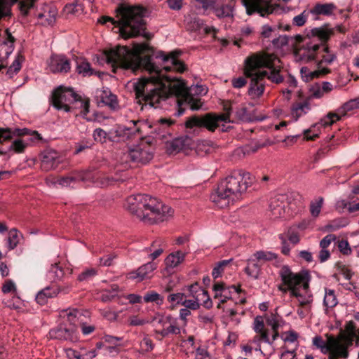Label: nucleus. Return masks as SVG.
Instances as JSON below:
<instances>
[{
    "mask_svg": "<svg viewBox=\"0 0 359 359\" xmlns=\"http://www.w3.org/2000/svg\"><path fill=\"white\" fill-rule=\"evenodd\" d=\"M153 48L147 43H136L133 49L126 46H118L105 52L107 61L112 66H119L125 69H130L136 74L139 70H144L149 74L134 83L136 98L141 103L144 102L155 108L159 107L162 102L170 96L177 98L184 95L187 87L184 81L176 77L165 75L163 71H175L182 73L186 70L185 64L178 59L182 52L175 50L168 53L158 51L156 58L162 60L163 69L152 62Z\"/></svg>",
    "mask_w": 359,
    "mask_h": 359,
    "instance_id": "f257e3e1",
    "label": "nucleus"
},
{
    "mask_svg": "<svg viewBox=\"0 0 359 359\" xmlns=\"http://www.w3.org/2000/svg\"><path fill=\"white\" fill-rule=\"evenodd\" d=\"M281 68V61L274 54H254L246 58L244 74L250 79L248 94L252 97L262 95L266 79L276 84L282 83Z\"/></svg>",
    "mask_w": 359,
    "mask_h": 359,
    "instance_id": "f03ea898",
    "label": "nucleus"
},
{
    "mask_svg": "<svg viewBox=\"0 0 359 359\" xmlns=\"http://www.w3.org/2000/svg\"><path fill=\"white\" fill-rule=\"evenodd\" d=\"M118 20L109 16H102L98 22L105 25L111 22L118 27L121 36L124 39L142 36L147 40L152 38V34L147 32L146 22L144 18L148 15V9L142 6H130L122 4L116 10Z\"/></svg>",
    "mask_w": 359,
    "mask_h": 359,
    "instance_id": "7ed1b4c3",
    "label": "nucleus"
},
{
    "mask_svg": "<svg viewBox=\"0 0 359 359\" xmlns=\"http://www.w3.org/2000/svg\"><path fill=\"white\" fill-rule=\"evenodd\" d=\"M125 207L133 215L149 224L163 222L172 214L170 207L147 194L130 196L126 199Z\"/></svg>",
    "mask_w": 359,
    "mask_h": 359,
    "instance_id": "20e7f679",
    "label": "nucleus"
},
{
    "mask_svg": "<svg viewBox=\"0 0 359 359\" xmlns=\"http://www.w3.org/2000/svg\"><path fill=\"white\" fill-rule=\"evenodd\" d=\"M253 183L249 172L233 171L222 180L210 195V200L219 208H224L233 203Z\"/></svg>",
    "mask_w": 359,
    "mask_h": 359,
    "instance_id": "39448f33",
    "label": "nucleus"
},
{
    "mask_svg": "<svg viewBox=\"0 0 359 359\" xmlns=\"http://www.w3.org/2000/svg\"><path fill=\"white\" fill-rule=\"evenodd\" d=\"M30 134L27 128H0V155L10 151L23 153L28 145L23 137Z\"/></svg>",
    "mask_w": 359,
    "mask_h": 359,
    "instance_id": "423d86ee",
    "label": "nucleus"
},
{
    "mask_svg": "<svg viewBox=\"0 0 359 359\" xmlns=\"http://www.w3.org/2000/svg\"><path fill=\"white\" fill-rule=\"evenodd\" d=\"M282 283L278 286L279 291L287 293L290 292V296L294 297H302L299 292V287L308 292L309 288V275L308 273H294L289 266H283L279 271Z\"/></svg>",
    "mask_w": 359,
    "mask_h": 359,
    "instance_id": "0eeeda50",
    "label": "nucleus"
},
{
    "mask_svg": "<svg viewBox=\"0 0 359 359\" xmlns=\"http://www.w3.org/2000/svg\"><path fill=\"white\" fill-rule=\"evenodd\" d=\"M222 107L224 111L223 114H216L214 113H208L202 116H193L189 118L185 123L186 128L190 129L194 127L205 128L209 131L214 132L219 127V123L221 122H231V102L224 101Z\"/></svg>",
    "mask_w": 359,
    "mask_h": 359,
    "instance_id": "6e6552de",
    "label": "nucleus"
},
{
    "mask_svg": "<svg viewBox=\"0 0 359 359\" xmlns=\"http://www.w3.org/2000/svg\"><path fill=\"white\" fill-rule=\"evenodd\" d=\"M92 180L94 183L101 187L112 184L114 182L123 180L117 174L104 175L97 173L96 175L88 171H75L66 176L61 177L57 180V183L62 187H74V185L82 181Z\"/></svg>",
    "mask_w": 359,
    "mask_h": 359,
    "instance_id": "1a4fd4ad",
    "label": "nucleus"
},
{
    "mask_svg": "<svg viewBox=\"0 0 359 359\" xmlns=\"http://www.w3.org/2000/svg\"><path fill=\"white\" fill-rule=\"evenodd\" d=\"M322 53L321 60L317 63V67L322 69V65H331L336 59L337 55L334 53L330 50L327 45L324 44H309L302 46V47H297L294 50V55L297 58L306 62H311L316 60V55Z\"/></svg>",
    "mask_w": 359,
    "mask_h": 359,
    "instance_id": "9d476101",
    "label": "nucleus"
},
{
    "mask_svg": "<svg viewBox=\"0 0 359 359\" xmlns=\"http://www.w3.org/2000/svg\"><path fill=\"white\" fill-rule=\"evenodd\" d=\"M154 146L151 138L142 141L139 144L132 149H129L123 154V161L130 162L137 165H145L154 157Z\"/></svg>",
    "mask_w": 359,
    "mask_h": 359,
    "instance_id": "9b49d317",
    "label": "nucleus"
},
{
    "mask_svg": "<svg viewBox=\"0 0 359 359\" xmlns=\"http://www.w3.org/2000/svg\"><path fill=\"white\" fill-rule=\"evenodd\" d=\"M79 97L72 88L60 86L55 89L52 95V104L58 110L66 112L72 111L74 101Z\"/></svg>",
    "mask_w": 359,
    "mask_h": 359,
    "instance_id": "f8f14e48",
    "label": "nucleus"
},
{
    "mask_svg": "<svg viewBox=\"0 0 359 359\" xmlns=\"http://www.w3.org/2000/svg\"><path fill=\"white\" fill-rule=\"evenodd\" d=\"M130 126H118L115 130L116 136L123 141L142 139L144 131L148 128V123L142 121H130Z\"/></svg>",
    "mask_w": 359,
    "mask_h": 359,
    "instance_id": "ddd939ff",
    "label": "nucleus"
},
{
    "mask_svg": "<svg viewBox=\"0 0 359 359\" xmlns=\"http://www.w3.org/2000/svg\"><path fill=\"white\" fill-rule=\"evenodd\" d=\"M50 338L74 343L79 340L80 333L74 323H62L49 332Z\"/></svg>",
    "mask_w": 359,
    "mask_h": 359,
    "instance_id": "4468645a",
    "label": "nucleus"
},
{
    "mask_svg": "<svg viewBox=\"0 0 359 359\" xmlns=\"http://www.w3.org/2000/svg\"><path fill=\"white\" fill-rule=\"evenodd\" d=\"M356 337L357 335L346 334L344 331L341 330L339 336L335 337L338 344L334 347V352L330 353V359L348 358V348L353 344V340Z\"/></svg>",
    "mask_w": 359,
    "mask_h": 359,
    "instance_id": "2eb2a0df",
    "label": "nucleus"
},
{
    "mask_svg": "<svg viewBox=\"0 0 359 359\" xmlns=\"http://www.w3.org/2000/svg\"><path fill=\"white\" fill-rule=\"evenodd\" d=\"M271 1L272 0H242V2L248 15H252L257 12L259 13L261 16L264 17L272 13L275 8Z\"/></svg>",
    "mask_w": 359,
    "mask_h": 359,
    "instance_id": "dca6fc26",
    "label": "nucleus"
},
{
    "mask_svg": "<svg viewBox=\"0 0 359 359\" xmlns=\"http://www.w3.org/2000/svg\"><path fill=\"white\" fill-rule=\"evenodd\" d=\"M41 168L44 171L56 168L62 161V156L55 150L47 149L40 154Z\"/></svg>",
    "mask_w": 359,
    "mask_h": 359,
    "instance_id": "f3484780",
    "label": "nucleus"
},
{
    "mask_svg": "<svg viewBox=\"0 0 359 359\" xmlns=\"http://www.w3.org/2000/svg\"><path fill=\"white\" fill-rule=\"evenodd\" d=\"M49 70L54 73H67L71 69L69 60L63 55H53L48 62Z\"/></svg>",
    "mask_w": 359,
    "mask_h": 359,
    "instance_id": "a211bd4d",
    "label": "nucleus"
},
{
    "mask_svg": "<svg viewBox=\"0 0 359 359\" xmlns=\"http://www.w3.org/2000/svg\"><path fill=\"white\" fill-rule=\"evenodd\" d=\"M353 103V102L349 100L339 109L337 112L328 113L326 116L322 118L321 125L331 126L337 121L340 120L343 116H345L348 111L355 109Z\"/></svg>",
    "mask_w": 359,
    "mask_h": 359,
    "instance_id": "6ab92c4d",
    "label": "nucleus"
},
{
    "mask_svg": "<svg viewBox=\"0 0 359 359\" xmlns=\"http://www.w3.org/2000/svg\"><path fill=\"white\" fill-rule=\"evenodd\" d=\"M313 344L317 348H320L323 353H330L334 352V348L337 346L338 341L335 337L332 334H327V341L325 342L320 336H316L313 339Z\"/></svg>",
    "mask_w": 359,
    "mask_h": 359,
    "instance_id": "aec40b11",
    "label": "nucleus"
},
{
    "mask_svg": "<svg viewBox=\"0 0 359 359\" xmlns=\"http://www.w3.org/2000/svg\"><path fill=\"white\" fill-rule=\"evenodd\" d=\"M192 143V140L188 136H182L174 139L167 144V151L169 154H176L181 150L189 148Z\"/></svg>",
    "mask_w": 359,
    "mask_h": 359,
    "instance_id": "412c9836",
    "label": "nucleus"
},
{
    "mask_svg": "<svg viewBox=\"0 0 359 359\" xmlns=\"http://www.w3.org/2000/svg\"><path fill=\"white\" fill-rule=\"evenodd\" d=\"M174 121L170 118H162L154 123L153 125L148 124V128L154 129V133L159 135L161 137L164 138L165 137V134L168 133L167 131L169 126L172 125ZM147 129V128H146Z\"/></svg>",
    "mask_w": 359,
    "mask_h": 359,
    "instance_id": "4be33fe9",
    "label": "nucleus"
},
{
    "mask_svg": "<svg viewBox=\"0 0 359 359\" xmlns=\"http://www.w3.org/2000/svg\"><path fill=\"white\" fill-rule=\"evenodd\" d=\"M330 72L331 70L327 67H323L322 69L318 68V69L315 71H310L306 67H303L301 69L302 77L306 82H309L314 79L323 77Z\"/></svg>",
    "mask_w": 359,
    "mask_h": 359,
    "instance_id": "5701e85b",
    "label": "nucleus"
},
{
    "mask_svg": "<svg viewBox=\"0 0 359 359\" xmlns=\"http://www.w3.org/2000/svg\"><path fill=\"white\" fill-rule=\"evenodd\" d=\"M336 8L333 3H318L311 9L310 13L316 15L330 16Z\"/></svg>",
    "mask_w": 359,
    "mask_h": 359,
    "instance_id": "b1692460",
    "label": "nucleus"
},
{
    "mask_svg": "<svg viewBox=\"0 0 359 359\" xmlns=\"http://www.w3.org/2000/svg\"><path fill=\"white\" fill-rule=\"evenodd\" d=\"M72 270L69 268H63L59 264L52 265L48 271V278L53 281L60 280L67 275H70Z\"/></svg>",
    "mask_w": 359,
    "mask_h": 359,
    "instance_id": "393cba45",
    "label": "nucleus"
},
{
    "mask_svg": "<svg viewBox=\"0 0 359 359\" xmlns=\"http://www.w3.org/2000/svg\"><path fill=\"white\" fill-rule=\"evenodd\" d=\"M262 263L256 259L250 258L248 261L246 267L245 268V272L254 279H257L261 272Z\"/></svg>",
    "mask_w": 359,
    "mask_h": 359,
    "instance_id": "a878e982",
    "label": "nucleus"
},
{
    "mask_svg": "<svg viewBox=\"0 0 359 359\" xmlns=\"http://www.w3.org/2000/svg\"><path fill=\"white\" fill-rule=\"evenodd\" d=\"M157 263L154 262H149L137 269L135 271V276L134 278H140V280L144 278H150L152 276L153 271L156 269Z\"/></svg>",
    "mask_w": 359,
    "mask_h": 359,
    "instance_id": "bb28decb",
    "label": "nucleus"
},
{
    "mask_svg": "<svg viewBox=\"0 0 359 359\" xmlns=\"http://www.w3.org/2000/svg\"><path fill=\"white\" fill-rule=\"evenodd\" d=\"M334 31L332 29H327L325 27H315L311 30V35L312 36L318 37L321 41L323 44L325 45L327 41L330 39V36L333 35Z\"/></svg>",
    "mask_w": 359,
    "mask_h": 359,
    "instance_id": "cd10ccee",
    "label": "nucleus"
},
{
    "mask_svg": "<svg viewBox=\"0 0 359 359\" xmlns=\"http://www.w3.org/2000/svg\"><path fill=\"white\" fill-rule=\"evenodd\" d=\"M76 101H74L72 104V109H80V113L83 118H86L87 114L89 113V107H90V99L88 97H82L81 95L77 94Z\"/></svg>",
    "mask_w": 359,
    "mask_h": 359,
    "instance_id": "c85d7f7f",
    "label": "nucleus"
},
{
    "mask_svg": "<svg viewBox=\"0 0 359 359\" xmlns=\"http://www.w3.org/2000/svg\"><path fill=\"white\" fill-rule=\"evenodd\" d=\"M57 295L56 290L54 287H47L39 291L36 296V301L40 305L46 303L48 298H52Z\"/></svg>",
    "mask_w": 359,
    "mask_h": 359,
    "instance_id": "c756f323",
    "label": "nucleus"
},
{
    "mask_svg": "<svg viewBox=\"0 0 359 359\" xmlns=\"http://www.w3.org/2000/svg\"><path fill=\"white\" fill-rule=\"evenodd\" d=\"M76 71L83 76H90L96 74V72L91 68L90 63L82 58L76 60Z\"/></svg>",
    "mask_w": 359,
    "mask_h": 359,
    "instance_id": "7c9ffc66",
    "label": "nucleus"
},
{
    "mask_svg": "<svg viewBox=\"0 0 359 359\" xmlns=\"http://www.w3.org/2000/svg\"><path fill=\"white\" fill-rule=\"evenodd\" d=\"M310 110L309 104L307 102H296L293 104L292 107V116L297 121L303 114L307 113Z\"/></svg>",
    "mask_w": 359,
    "mask_h": 359,
    "instance_id": "2f4dec72",
    "label": "nucleus"
},
{
    "mask_svg": "<svg viewBox=\"0 0 359 359\" xmlns=\"http://www.w3.org/2000/svg\"><path fill=\"white\" fill-rule=\"evenodd\" d=\"M22 237V234L17 229H11L8 231V248L10 250L15 249L20 243V238Z\"/></svg>",
    "mask_w": 359,
    "mask_h": 359,
    "instance_id": "473e14b6",
    "label": "nucleus"
},
{
    "mask_svg": "<svg viewBox=\"0 0 359 359\" xmlns=\"http://www.w3.org/2000/svg\"><path fill=\"white\" fill-rule=\"evenodd\" d=\"M66 354L69 359H93L96 356L95 349L89 351L88 353H80L74 349L68 348L66 350Z\"/></svg>",
    "mask_w": 359,
    "mask_h": 359,
    "instance_id": "72a5a7b5",
    "label": "nucleus"
},
{
    "mask_svg": "<svg viewBox=\"0 0 359 359\" xmlns=\"http://www.w3.org/2000/svg\"><path fill=\"white\" fill-rule=\"evenodd\" d=\"M232 262L233 259H224L217 262L212 271V276L213 278L217 279V278L222 276L225 269L228 267H230Z\"/></svg>",
    "mask_w": 359,
    "mask_h": 359,
    "instance_id": "f704fd0d",
    "label": "nucleus"
},
{
    "mask_svg": "<svg viewBox=\"0 0 359 359\" xmlns=\"http://www.w3.org/2000/svg\"><path fill=\"white\" fill-rule=\"evenodd\" d=\"M184 258V254L181 251H177L175 253L169 255L165 260V265L168 268H174L178 266Z\"/></svg>",
    "mask_w": 359,
    "mask_h": 359,
    "instance_id": "c9c22d12",
    "label": "nucleus"
},
{
    "mask_svg": "<svg viewBox=\"0 0 359 359\" xmlns=\"http://www.w3.org/2000/svg\"><path fill=\"white\" fill-rule=\"evenodd\" d=\"M6 37L4 40V41L0 44V47L1 49L6 48L5 49V56L8 57L14 49V42L15 41V39L12 36L9 30L7 29L5 31Z\"/></svg>",
    "mask_w": 359,
    "mask_h": 359,
    "instance_id": "e433bc0d",
    "label": "nucleus"
},
{
    "mask_svg": "<svg viewBox=\"0 0 359 359\" xmlns=\"http://www.w3.org/2000/svg\"><path fill=\"white\" fill-rule=\"evenodd\" d=\"M163 244V241L161 238L156 239L154 241H153L150 248L148 249L149 252H151V254L149 255V258H151V260L154 261L162 254L163 251V248L162 247Z\"/></svg>",
    "mask_w": 359,
    "mask_h": 359,
    "instance_id": "4c0bfd02",
    "label": "nucleus"
},
{
    "mask_svg": "<svg viewBox=\"0 0 359 359\" xmlns=\"http://www.w3.org/2000/svg\"><path fill=\"white\" fill-rule=\"evenodd\" d=\"M185 22L188 29L191 31H198L203 28V21L195 15H189L185 18Z\"/></svg>",
    "mask_w": 359,
    "mask_h": 359,
    "instance_id": "58836bf2",
    "label": "nucleus"
},
{
    "mask_svg": "<svg viewBox=\"0 0 359 359\" xmlns=\"http://www.w3.org/2000/svg\"><path fill=\"white\" fill-rule=\"evenodd\" d=\"M185 297L186 295L182 292L170 294L167 297L168 302L171 304L170 309L174 310L177 305H182Z\"/></svg>",
    "mask_w": 359,
    "mask_h": 359,
    "instance_id": "ea45409f",
    "label": "nucleus"
},
{
    "mask_svg": "<svg viewBox=\"0 0 359 359\" xmlns=\"http://www.w3.org/2000/svg\"><path fill=\"white\" fill-rule=\"evenodd\" d=\"M215 15L218 18H226L233 16V5L232 3L222 5L215 9Z\"/></svg>",
    "mask_w": 359,
    "mask_h": 359,
    "instance_id": "a19ab883",
    "label": "nucleus"
},
{
    "mask_svg": "<svg viewBox=\"0 0 359 359\" xmlns=\"http://www.w3.org/2000/svg\"><path fill=\"white\" fill-rule=\"evenodd\" d=\"M119 287L116 284H113L110 288L103 290L101 294V299L102 302H109L113 300L117 296V292Z\"/></svg>",
    "mask_w": 359,
    "mask_h": 359,
    "instance_id": "79ce46f5",
    "label": "nucleus"
},
{
    "mask_svg": "<svg viewBox=\"0 0 359 359\" xmlns=\"http://www.w3.org/2000/svg\"><path fill=\"white\" fill-rule=\"evenodd\" d=\"M97 274V271L94 268L86 269L78 276L79 282L88 283L92 280Z\"/></svg>",
    "mask_w": 359,
    "mask_h": 359,
    "instance_id": "37998d69",
    "label": "nucleus"
},
{
    "mask_svg": "<svg viewBox=\"0 0 359 359\" xmlns=\"http://www.w3.org/2000/svg\"><path fill=\"white\" fill-rule=\"evenodd\" d=\"M144 301L147 303L154 302L157 305L163 304V297L154 290L148 291L144 296Z\"/></svg>",
    "mask_w": 359,
    "mask_h": 359,
    "instance_id": "c03bdc74",
    "label": "nucleus"
},
{
    "mask_svg": "<svg viewBox=\"0 0 359 359\" xmlns=\"http://www.w3.org/2000/svg\"><path fill=\"white\" fill-rule=\"evenodd\" d=\"M323 304L327 308H332L337 305V302L334 290H326Z\"/></svg>",
    "mask_w": 359,
    "mask_h": 359,
    "instance_id": "a18cd8bd",
    "label": "nucleus"
},
{
    "mask_svg": "<svg viewBox=\"0 0 359 359\" xmlns=\"http://www.w3.org/2000/svg\"><path fill=\"white\" fill-rule=\"evenodd\" d=\"M22 60L23 57L22 55H18L7 69L6 74L11 78L14 74H17L21 69V62Z\"/></svg>",
    "mask_w": 359,
    "mask_h": 359,
    "instance_id": "49530a36",
    "label": "nucleus"
},
{
    "mask_svg": "<svg viewBox=\"0 0 359 359\" xmlns=\"http://www.w3.org/2000/svg\"><path fill=\"white\" fill-rule=\"evenodd\" d=\"M252 328L257 334L269 333V330L265 329L263 317L261 316H257L254 319Z\"/></svg>",
    "mask_w": 359,
    "mask_h": 359,
    "instance_id": "de8ad7c7",
    "label": "nucleus"
},
{
    "mask_svg": "<svg viewBox=\"0 0 359 359\" xmlns=\"http://www.w3.org/2000/svg\"><path fill=\"white\" fill-rule=\"evenodd\" d=\"M254 257L262 264L264 262L276 259L277 256L271 252L259 251L254 254Z\"/></svg>",
    "mask_w": 359,
    "mask_h": 359,
    "instance_id": "09e8293b",
    "label": "nucleus"
},
{
    "mask_svg": "<svg viewBox=\"0 0 359 359\" xmlns=\"http://www.w3.org/2000/svg\"><path fill=\"white\" fill-rule=\"evenodd\" d=\"M323 198L319 197L316 201H312L310 205V212L313 217H317L322 208Z\"/></svg>",
    "mask_w": 359,
    "mask_h": 359,
    "instance_id": "8fccbe9b",
    "label": "nucleus"
},
{
    "mask_svg": "<svg viewBox=\"0 0 359 359\" xmlns=\"http://www.w3.org/2000/svg\"><path fill=\"white\" fill-rule=\"evenodd\" d=\"M281 27H282L281 25H279L278 27H272L269 25H264L262 27L261 35L264 38H269V37H271L273 36H276V32L278 29H281Z\"/></svg>",
    "mask_w": 359,
    "mask_h": 359,
    "instance_id": "3c124183",
    "label": "nucleus"
},
{
    "mask_svg": "<svg viewBox=\"0 0 359 359\" xmlns=\"http://www.w3.org/2000/svg\"><path fill=\"white\" fill-rule=\"evenodd\" d=\"M278 202V200H276V199L271 200V201L270 203V208L273 212V215H274L276 216H278V215L280 216L282 214V212L285 211L284 210L285 205L283 204V203L279 204Z\"/></svg>",
    "mask_w": 359,
    "mask_h": 359,
    "instance_id": "603ef678",
    "label": "nucleus"
},
{
    "mask_svg": "<svg viewBox=\"0 0 359 359\" xmlns=\"http://www.w3.org/2000/svg\"><path fill=\"white\" fill-rule=\"evenodd\" d=\"M64 9L67 13L78 14L82 11L83 8L81 4H79L78 1H74L72 4H67Z\"/></svg>",
    "mask_w": 359,
    "mask_h": 359,
    "instance_id": "864d4df0",
    "label": "nucleus"
},
{
    "mask_svg": "<svg viewBox=\"0 0 359 359\" xmlns=\"http://www.w3.org/2000/svg\"><path fill=\"white\" fill-rule=\"evenodd\" d=\"M102 340L104 343H107L109 345H111V348H114V347L120 345L121 341L123 340V337H114L109 334H104L102 337Z\"/></svg>",
    "mask_w": 359,
    "mask_h": 359,
    "instance_id": "5fc2aeb1",
    "label": "nucleus"
},
{
    "mask_svg": "<svg viewBox=\"0 0 359 359\" xmlns=\"http://www.w3.org/2000/svg\"><path fill=\"white\" fill-rule=\"evenodd\" d=\"M93 138L95 141L104 143L108 138L107 133L102 128H96L93 132Z\"/></svg>",
    "mask_w": 359,
    "mask_h": 359,
    "instance_id": "6e6d98bb",
    "label": "nucleus"
},
{
    "mask_svg": "<svg viewBox=\"0 0 359 359\" xmlns=\"http://www.w3.org/2000/svg\"><path fill=\"white\" fill-rule=\"evenodd\" d=\"M335 268L344 276L346 279L350 280L351 278L352 273L351 272L350 269L341 262H337L335 264Z\"/></svg>",
    "mask_w": 359,
    "mask_h": 359,
    "instance_id": "4d7b16f0",
    "label": "nucleus"
},
{
    "mask_svg": "<svg viewBox=\"0 0 359 359\" xmlns=\"http://www.w3.org/2000/svg\"><path fill=\"white\" fill-rule=\"evenodd\" d=\"M128 322L130 326H141L149 323V321L140 318L138 316L135 315L130 316Z\"/></svg>",
    "mask_w": 359,
    "mask_h": 359,
    "instance_id": "13d9d810",
    "label": "nucleus"
},
{
    "mask_svg": "<svg viewBox=\"0 0 359 359\" xmlns=\"http://www.w3.org/2000/svg\"><path fill=\"white\" fill-rule=\"evenodd\" d=\"M182 306L184 308L189 310H197L200 307V304L198 303V299L196 298L195 300L193 299H187L186 297L184 299Z\"/></svg>",
    "mask_w": 359,
    "mask_h": 359,
    "instance_id": "bf43d9fd",
    "label": "nucleus"
},
{
    "mask_svg": "<svg viewBox=\"0 0 359 359\" xmlns=\"http://www.w3.org/2000/svg\"><path fill=\"white\" fill-rule=\"evenodd\" d=\"M261 341L271 344L269 333L257 334L252 339V343L256 344L258 346H259Z\"/></svg>",
    "mask_w": 359,
    "mask_h": 359,
    "instance_id": "052dcab7",
    "label": "nucleus"
},
{
    "mask_svg": "<svg viewBox=\"0 0 359 359\" xmlns=\"http://www.w3.org/2000/svg\"><path fill=\"white\" fill-rule=\"evenodd\" d=\"M266 324L271 327V329H276V327H280V323L278 320V316L276 315H271L266 318Z\"/></svg>",
    "mask_w": 359,
    "mask_h": 359,
    "instance_id": "680f3d73",
    "label": "nucleus"
},
{
    "mask_svg": "<svg viewBox=\"0 0 359 359\" xmlns=\"http://www.w3.org/2000/svg\"><path fill=\"white\" fill-rule=\"evenodd\" d=\"M116 257L114 254H109L106 257L100 258V265L109 266L112 265L114 259Z\"/></svg>",
    "mask_w": 359,
    "mask_h": 359,
    "instance_id": "e2e57ef3",
    "label": "nucleus"
},
{
    "mask_svg": "<svg viewBox=\"0 0 359 359\" xmlns=\"http://www.w3.org/2000/svg\"><path fill=\"white\" fill-rule=\"evenodd\" d=\"M336 239V236L333 234L327 235L320 242V247L322 249H327L332 241Z\"/></svg>",
    "mask_w": 359,
    "mask_h": 359,
    "instance_id": "0e129e2a",
    "label": "nucleus"
},
{
    "mask_svg": "<svg viewBox=\"0 0 359 359\" xmlns=\"http://www.w3.org/2000/svg\"><path fill=\"white\" fill-rule=\"evenodd\" d=\"M307 17H308V13L306 14V11H304L303 13L295 16L293 18V22L297 26H299V27L302 26L305 24Z\"/></svg>",
    "mask_w": 359,
    "mask_h": 359,
    "instance_id": "69168bd1",
    "label": "nucleus"
},
{
    "mask_svg": "<svg viewBox=\"0 0 359 359\" xmlns=\"http://www.w3.org/2000/svg\"><path fill=\"white\" fill-rule=\"evenodd\" d=\"M299 302V306L301 307H310L313 302V297L311 294H308L307 297H297Z\"/></svg>",
    "mask_w": 359,
    "mask_h": 359,
    "instance_id": "338daca9",
    "label": "nucleus"
},
{
    "mask_svg": "<svg viewBox=\"0 0 359 359\" xmlns=\"http://www.w3.org/2000/svg\"><path fill=\"white\" fill-rule=\"evenodd\" d=\"M141 348L144 351H150L154 348V344L152 342V340L149 338L144 337L140 343Z\"/></svg>",
    "mask_w": 359,
    "mask_h": 359,
    "instance_id": "774afa93",
    "label": "nucleus"
}]
</instances>
